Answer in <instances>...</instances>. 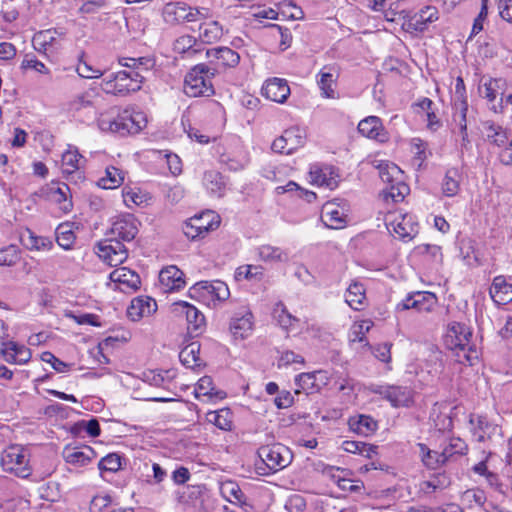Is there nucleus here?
I'll list each match as a JSON object with an SVG mask.
<instances>
[{
    "label": "nucleus",
    "mask_w": 512,
    "mask_h": 512,
    "mask_svg": "<svg viewBox=\"0 0 512 512\" xmlns=\"http://www.w3.org/2000/svg\"><path fill=\"white\" fill-rule=\"evenodd\" d=\"M119 64L125 70L111 72L104 76L101 86L107 94L126 96L139 91L145 81V73L154 67V60L147 57L122 58Z\"/></svg>",
    "instance_id": "nucleus-1"
},
{
    "label": "nucleus",
    "mask_w": 512,
    "mask_h": 512,
    "mask_svg": "<svg viewBox=\"0 0 512 512\" xmlns=\"http://www.w3.org/2000/svg\"><path fill=\"white\" fill-rule=\"evenodd\" d=\"M472 331L463 323L449 324L445 335V345L453 351L455 361L460 364L473 366L479 359V351L471 343Z\"/></svg>",
    "instance_id": "nucleus-2"
},
{
    "label": "nucleus",
    "mask_w": 512,
    "mask_h": 512,
    "mask_svg": "<svg viewBox=\"0 0 512 512\" xmlns=\"http://www.w3.org/2000/svg\"><path fill=\"white\" fill-rule=\"evenodd\" d=\"M215 74L216 68L203 63L195 65L185 76L184 93L189 97L212 96V78Z\"/></svg>",
    "instance_id": "nucleus-3"
},
{
    "label": "nucleus",
    "mask_w": 512,
    "mask_h": 512,
    "mask_svg": "<svg viewBox=\"0 0 512 512\" xmlns=\"http://www.w3.org/2000/svg\"><path fill=\"white\" fill-rule=\"evenodd\" d=\"M261 464L256 466L260 475H268L286 468L293 460L292 451L285 445L277 443L258 449Z\"/></svg>",
    "instance_id": "nucleus-4"
},
{
    "label": "nucleus",
    "mask_w": 512,
    "mask_h": 512,
    "mask_svg": "<svg viewBox=\"0 0 512 512\" xmlns=\"http://www.w3.org/2000/svg\"><path fill=\"white\" fill-rule=\"evenodd\" d=\"M99 126L102 130H108L124 136L141 131L146 126V118L142 112L126 109L113 119L100 118Z\"/></svg>",
    "instance_id": "nucleus-5"
},
{
    "label": "nucleus",
    "mask_w": 512,
    "mask_h": 512,
    "mask_svg": "<svg viewBox=\"0 0 512 512\" xmlns=\"http://www.w3.org/2000/svg\"><path fill=\"white\" fill-rule=\"evenodd\" d=\"M0 463L4 471L27 478L31 474L29 453L20 445H10L1 453Z\"/></svg>",
    "instance_id": "nucleus-6"
},
{
    "label": "nucleus",
    "mask_w": 512,
    "mask_h": 512,
    "mask_svg": "<svg viewBox=\"0 0 512 512\" xmlns=\"http://www.w3.org/2000/svg\"><path fill=\"white\" fill-rule=\"evenodd\" d=\"M506 90L507 83L503 78H489L479 87V92L487 100L489 109L500 114L504 112Z\"/></svg>",
    "instance_id": "nucleus-7"
},
{
    "label": "nucleus",
    "mask_w": 512,
    "mask_h": 512,
    "mask_svg": "<svg viewBox=\"0 0 512 512\" xmlns=\"http://www.w3.org/2000/svg\"><path fill=\"white\" fill-rule=\"evenodd\" d=\"M305 139V130L291 127L273 141L271 149L275 153L290 155L305 144Z\"/></svg>",
    "instance_id": "nucleus-8"
},
{
    "label": "nucleus",
    "mask_w": 512,
    "mask_h": 512,
    "mask_svg": "<svg viewBox=\"0 0 512 512\" xmlns=\"http://www.w3.org/2000/svg\"><path fill=\"white\" fill-rule=\"evenodd\" d=\"M98 255L110 266L122 264L128 257V250L119 239L108 237L97 245Z\"/></svg>",
    "instance_id": "nucleus-9"
},
{
    "label": "nucleus",
    "mask_w": 512,
    "mask_h": 512,
    "mask_svg": "<svg viewBox=\"0 0 512 512\" xmlns=\"http://www.w3.org/2000/svg\"><path fill=\"white\" fill-rule=\"evenodd\" d=\"M189 295L192 298L210 297L211 299H215L218 301H225L226 299H228L230 291L227 284L220 280L212 282L200 281L195 283L189 289Z\"/></svg>",
    "instance_id": "nucleus-10"
},
{
    "label": "nucleus",
    "mask_w": 512,
    "mask_h": 512,
    "mask_svg": "<svg viewBox=\"0 0 512 512\" xmlns=\"http://www.w3.org/2000/svg\"><path fill=\"white\" fill-rule=\"evenodd\" d=\"M173 312L184 315L187 321V329L190 333L200 334L205 326V317L195 306L185 301H178L172 304Z\"/></svg>",
    "instance_id": "nucleus-11"
},
{
    "label": "nucleus",
    "mask_w": 512,
    "mask_h": 512,
    "mask_svg": "<svg viewBox=\"0 0 512 512\" xmlns=\"http://www.w3.org/2000/svg\"><path fill=\"white\" fill-rule=\"evenodd\" d=\"M372 392L389 401L393 407L408 406L412 400V391L405 386L376 385Z\"/></svg>",
    "instance_id": "nucleus-12"
},
{
    "label": "nucleus",
    "mask_w": 512,
    "mask_h": 512,
    "mask_svg": "<svg viewBox=\"0 0 512 512\" xmlns=\"http://www.w3.org/2000/svg\"><path fill=\"white\" fill-rule=\"evenodd\" d=\"M138 233L137 221L131 214L118 217L110 228L108 235L121 242L132 241Z\"/></svg>",
    "instance_id": "nucleus-13"
},
{
    "label": "nucleus",
    "mask_w": 512,
    "mask_h": 512,
    "mask_svg": "<svg viewBox=\"0 0 512 512\" xmlns=\"http://www.w3.org/2000/svg\"><path fill=\"white\" fill-rule=\"evenodd\" d=\"M436 296L430 292H414L396 305L397 311L415 309L419 312L431 311L436 304Z\"/></svg>",
    "instance_id": "nucleus-14"
},
{
    "label": "nucleus",
    "mask_w": 512,
    "mask_h": 512,
    "mask_svg": "<svg viewBox=\"0 0 512 512\" xmlns=\"http://www.w3.org/2000/svg\"><path fill=\"white\" fill-rule=\"evenodd\" d=\"M358 132L369 138L376 140L380 143H385L389 140L388 132L385 130L382 121L377 116H368L361 120L358 124Z\"/></svg>",
    "instance_id": "nucleus-15"
},
{
    "label": "nucleus",
    "mask_w": 512,
    "mask_h": 512,
    "mask_svg": "<svg viewBox=\"0 0 512 512\" xmlns=\"http://www.w3.org/2000/svg\"><path fill=\"white\" fill-rule=\"evenodd\" d=\"M210 64L221 68H232L239 64V54L229 47H216L206 51Z\"/></svg>",
    "instance_id": "nucleus-16"
},
{
    "label": "nucleus",
    "mask_w": 512,
    "mask_h": 512,
    "mask_svg": "<svg viewBox=\"0 0 512 512\" xmlns=\"http://www.w3.org/2000/svg\"><path fill=\"white\" fill-rule=\"evenodd\" d=\"M55 35L56 31L52 30L36 33L32 39L34 49L45 56L55 54L61 49V42Z\"/></svg>",
    "instance_id": "nucleus-17"
},
{
    "label": "nucleus",
    "mask_w": 512,
    "mask_h": 512,
    "mask_svg": "<svg viewBox=\"0 0 512 512\" xmlns=\"http://www.w3.org/2000/svg\"><path fill=\"white\" fill-rule=\"evenodd\" d=\"M230 330L236 338H247L253 330V315L243 307L236 312L230 322Z\"/></svg>",
    "instance_id": "nucleus-18"
},
{
    "label": "nucleus",
    "mask_w": 512,
    "mask_h": 512,
    "mask_svg": "<svg viewBox=\"0 0 512 512\" xmlns=\"http://www.w3.org/2000/svg\"><path fill=\"white\" fill-rule=\"evenodd\" d=\"M262 95L277 103H283L290 95V87L285 79L271 78L262 86Z\"/></svg>",
    "instance_id": "nucleus-19"
},
{
    "label": "nucleus",
    "mask_w": 512,
    "mask_h": 512,
    "mask_svg": "<svg viewBox=\"0 0 512 512\" xmlns=\"http://www.w3.org/2000/svg\"><path fill=\"white\" fill-rule=\"evenodd\" d=\"M471 432L478 442H484L496 434L499 430L498 425L489 421L484 415H471Z\"/></svg>",
    "instance_id": "nucleus-20"
},
{
    "label": "nucleus",
    "mask_w": 512,
    "mask_h": 512,
    "mask_svg": "<svg viewBox=\"0 0 512 512\" xmlns=\"http://www.w3.org/2000/svg\"><path fill=\"white\" fill-rule=\"evenodd\" d=\"M0 352L6 362L13 364H25L31 358L30 349L14 341L3 342Z\"/></svg>",
    "instance_id": "nucleus-21"
},
{
    "label": "nucleus",
    "mask_w": 512,
    "mask_h": 512,
    "mask_svg": "<svg viewBox=\"0 0 512 512\" xmlns=\"http://www.w3.org/2000/svg\"><path fill=\"white\" fill-rule=\"evenodd\" d=\"M110 279L118 283L120 289L124 292H134L141 284L139 275L127 267L117 268L112 271Z\"/></svg>",
    "instance_id": "nucleus-22"
},
{
    "label": "nucleus",
    "mask_w": 512,
    "mask_h": 512,
    "mask_svg": "<svg viewBox=\"0 0 512 512\" xmlns=\"http://www.w3.org/2000/svg\"><path fill=\"white\" fill-rule=\"evenodd\" d=\"M157 310V304L150 297H137L131 301L127 308V316L132 321H138L145 316H150Z\"/></svg>",
    "instance_id": "nucleus-23"
},
{
    "label": "nucleus",
    "mask_w": 512,
    "mask_h": 512,
    "mask_svg": "<svg viewBox=\"0 0 512 512\" xmlns=\"http://www.w3.org/2000/svg\"><path fill=\"white\" fill-rule=\"evenodd\" d=\"M96 457L95 451L89 446L65 447L63 458L66 463L82 467L88 465Z\"/></svg>",
    "instance_id": "nucleus-24"
},
{
    "label": "nucleus",
    "mask_w": 512,
    "mask_h": 512,
    "mask_svg": "<svg viewBox=\"0 0 512 512\" xmlns=\"http://www.w3.org/2000/svg\"><path fill=\"white\" fill-rule=\"evenodd\" d=\"M489 294L495 304L506 305L512 302V284L507 282L505 276H496L490 286Z\"/></svg>",
    "instance_id": "nucleus-25"
},
{
    "label": "nucleus",
    "mask_w": 512,
    "mask_h": 512,
    "mask_svg": "<svg viewBox=\"0 0 512 512\" xmlns=\"http://www.w3.org/2000/svg\"><path fill=\"white\" fill-rule=\"evenodd\" d=\"M183 272L176 266H168L159 273V282L165 292L177 291L184 287Z\"/></svg>",
    "instance_id": "nucleus-26"
},
{
    "label": "nucleus",
    "mask_w": 512,
    "mask_h": 512,
    "mask_svg": "<svg viewBox=\"0 0 512 512\" xmlns=\"http://www.w3.org/2000/svg\"><path fill=\"white\" fill-rule=\"evenodd\" d=\"M438 19V11L433 6H426L419 12L415 13L407 22L408 30L417 32L424 31L428 24Z\"/></svg>",
    "instance_id": "nucleus-27"
},
{
    "label": "nucleus",
    "mask_w": 512,
    "mask_h": 512,
    "mask_svg": "<svg viewBox=\"0 0 512 512\" xmlns=\"http://www.w3.org/2000/svg\"><path fill=\"white\" fill-rule=\"evenodd\" d=\"M392 230L399 239L408 241L413 239L418 233V226L409 215L400 216L391 224Z\"/></svg>",
    "instance_id": "nucleus-28"
},
{
    "label": "nucleus",
    "mask_w": 512,
    "mask_h": 512,
    "mask_svg": "<svg viewBox=\"0 0 512 512\" xmlns=\"http://www.w3.org/2000/svg\"><path fill=\"white\" fill-rule=\"evenodd\" d=\"M318 86L322 91V95L326 98H335V90L333 86L338 78V71L335 67L325 66L318 74Z\"/></svg>",
    "instance_id": "nucleus-29"
},
{
    "label": "nucleus",
    "mask_w": 512,
    "mask_h": 512,
    "mask_svg": "<svg viewBox=\"0 0 512 512\" xmlns=\"http://www.w3.org/2000/svg\"><path fill=\"white\" fill-rule=\"evenodd\" d=\"M364 285L358 281L352 282L346 290L345 301L354 310L360 311L365 307L366 293Z\"/></svg>",
    "instance_id": "nucleus-30"
},
{
    "label": "nucleus",
    "mask_w": 512,
    "mask_h": 512,
    "mask_svg": "<svg viewBox=\"0 0 512 512\" xmlns=\"http://www.w3.org/2000/svg\"><path fill=\"white\" fill-rule=\"evenodd\" d=\"M311 179L319 186H324L333 190L338 185L337 175L334 174L331 167H314L310 171Z\"/></svg>",
    "instance_id": "nucleus-31"
},
{
    "label": "nucleus",
    "mask_w": 512,
    "mask_h": 512,
    "mask_svg": "<svg viewBox=\"0 0 512 512\" xmlns=\"http://www.w3.org/2000/svg\"><path fill=\"white\" fill-rule=\"evenodd\" d=\"M460 180L461 175L458 169H448L441 183L442 194L446 197L457 195L460 189Z\"/></svg>",
    "instance_id": "nucleus-32"
},
{
    "label": "nucleus",
    "mask_w": 512,
    "mask_h": 512,
    "mask_svg": "<svg viewBox=\"0 0 512 512\" xmlns=\"http://www.w3.org/2000/svg\"><path fill=\"white\" fill-rule=\"evenodd\" d=\"M203 184L211 194L217 197L223 195L226 185L223 176L216 170H210L204 173Z\"/></svg>",
    "instance_id": "nucleus-33"
},
{
    "label": "nucleus",
    "mask_w": 512,
    "mask_h": 512,
    "mask_svg": "<svg viewBox=\"0 0 512 512\" xmlns=\"http://www.w3.org/2000/svg\"><path fill=\"white\" fill-rule=\"evenodd\" d=\"M222 35L223 28L217 21L204 22L199 27V39L203 43H214L218 41Z\"/></svg>",
    "instance_id": "nucleus-34"
},
{
    "label": "nucleus",
    "mask_w": 512,
    "mask_h": 512,
    "mask_svg": "<svg viewBox=\"0 0 512 512\" xmlns=\"http://www.w3.org/2000/svg\"><path fill=\"white\" fill-rule=\"evenodd\" d=\"M196 397L207 396L209 398L224 399L226 393L222 390H216L213 380L210 376L201 377L195 388Z\"/></svg>",
    "instance_id": "nucleus-35"
},
{
    "label": "nucleus",
    "mask_w": 512,
    "mask_h": 512,
    "mask_svg": "<svg viewBox=\"0 0 512 512\" xmlns=\"http://www.w3.org/2000/svg\"><path fill=\"white\" fill-rule=\"evenodd\" d=\"M199 354L200 344L198 342H191L180 351L179 359L184 366L194 368L201 365Z\"/></svg>",
    "instance_id": "nucleus-36"
},
{
    "label": "nucleus",
    "mask_w": 512,
    "mask_h": 512,
    "mask_svg": "<svg viewBox=\"0 0 512 512\" xmlns=\"http://www.w3.org/2000/svg\"><path fill=\"white\" fill-rule=\"evenodd\" d=\"M206 418L210 423H213L221 430L229 431L232 429L233 416L229 408L210 411L207 413Z\"/></svg>",
    "instance_id": "nucleus-37"
},
{
    "label": "nucleus",
    "mask_w": 512,
    "mask_h": 512,
    "mask_svg": "<svg viewBox=\"0 0 512 512\" xmlns=\"http://www.w3.org/2000/svg\"><path fill=\"white\" fill-rule=\"evenodd\" d=\"M345 215L343 212L333 207V205H326L322 215L323 223L331 229H340L346 223Z\"/></svg>",
    "instance_id": "nucleus-38"
},
{
    "label": "nucleus",
    "mask_w": 512,
    "mask_h": 512,
    "mask_svg": "<svg viewBox=\"0 0 512 512\" xmlns=\"http://www.w3.org/2000/svg\"><path fill=\"white\" fill-rule=\"evenodd\" d=\"M468 110V103L466 101H461L460 103V112H456L454 114V121L457 122L459 128H460V134H461V143L460 148L461 151L467 150L470 146V140L468 138L467 133V122H466V113Z\"/></svg>",
    "instance_id": "nucleus-39"
},
{
    "label": "nucleus",
    "mask_w": 512,
    "mask_h": 512,
    "mask_svg": "<svg viewBox=\"0 0 512 512\" xmlns=\"http://www.w3.org/2000/svg\"><path fill=\"white\" fill-rule=\"evenodd\" d=\"M124 180L121 170L114 166L107 167L105 176L98 180V185L103 189H115L119 187Z\"/></svg>",
    "instance_id": "nucleus-40"
},
{
    "label": "nucleus",
    "mask_w": 512,
    "mask_h": 512,
    "mask_svg": "<svg viewBox=\"0 0 512 512\" xmlns=\"http://www.w3.org/2000/svg\"><path fill=\"white\" fill-rule=\"evenodd\" d=\"M249 162V159L245 153L233 154L223 153L220 156V163L224 165L230 171H240L244 169Z\"/></svg>",
    "instance_id": "nucleus-41"
},
{
    "label": "nucleus",
    "mask_w": 512,
    "mask_h": 512,
    "mask_svg": "<svg viewBox=\"0 0 512 512\" xmlns=\"http://www.w3.org/2000/svg\"><path fill=\"white\" fill-rule=\"evenodd\" d=\"M259 258L264 262H282L288 259V255L279 247L269 244L261 245L258 247Z\"/></svg>",
    "instance_id": "nucleus-42"
},
{
    "label": "nucleus",
    "mask_w": 512,
    "mask_h": 512,
    "mask_svg": "<svg viewBox=\"0 0 512 512\" xmlns=\"http://www.w3.org/2000/svg\"><path fill=\"white\" fill-rule=\"evenodd\" d=\"M22 245L29 250H45L52 245L51 241L44 237L36 236L31 230L27 229L20 237Z\"/></svg>",
    "instance_id": "nucleus-43"
},
{
    "label": "nucleus",
    "mask_w": 512,
    "mask_h": 512,
    "mask_svg": "<svg viewBox=\"0 0 512 512\" xmlns=\"http://www.w3.org/2000/svg\"><path fill=\"white\" fill-rule=\"evenodd\" d=\"M378 169L381 180L386 183L387 186L403 180L401 169L394 163H381Z\"/></svg>",
    "instance_id": "nucleus-44"
},
{
    "label": "nucleus",
    "mask_w": 512,
    "mask_h": 512,
    "mask_svg": "<svg viewBox=\"0 0 512 512\" xmlns=\"http://www.w3.org/2000/svg\"><path fill=\"white\" fill-rule=\"evenodd\" d=\"M408 193L409 187L403 180L386 186L382 191L384 199H391L394 203L402 202Z\"/></svg>",
    "instance_id": "nucleus-45"
},
{
    "label": "nucleus",
    "mask_w": 512,
    "mask_h": 512,
    "mask_svg": "<svg viewBox=\"0 0 512 512\" xmlns=\"http://www.w3.org/2000/svg\"><path fill=\"white\" fill-rule=\"evenodd\" d=\"M418 446L421 453L422 462L426 467L430 469H436L446 463L445 457H443L441 452L430 450L425 444L420 443Z\"/></svg>",
    "instance_id": "nucleus-46"
},
{
    "label": "nucleus",
    "mask_w": 512,
    "mask_h": 512,
    "mask_svg": "<svg viewBox=\"0 0 512 512\" xmlns=\"http://www.w3.org/2000/svg\"><path fill=\"white\" fill-rule=\"evenodd\" d=\"M83 156L78 152L77 148L69 146L62 155V166L66 173H73L80 168V162Z\"/></svg>",
    "instance_id": "nucleus-47"
},
{
    "label": "nucleus",
    "mask_w": 512,
    "mask_h": 512,
    "mask_svg": "<svg viewBox=\"0 0 512 512\" xmlns=\"http://www.w3.org/2000/svg\"><path fill=\"white\" fill-rule=\"evenodd\" d=\"M487 139L490 143L502 147L508 143L507 129L495 123H489L486 127Z\"/></svg>",
    "instance_id": "nucleus-48"
},
{
    "label": "nucleus",
    "mask_w": 512,
    "mask_h": 512,
    "mask_svg": "<svg viewBox=\"0 0 512 512\" xmlns=\"http://www.w3.org/2000/svg\"><path fill=\"white\" fill-rule=\"evenodd\" d=\"M197 39L190 35H183L176 39L174 42V51L180 54H188L189 56L195 55L200 52L196 48Z\"/></svg>",
    "instance_id": "nucleus-49"
},
{
    "label": "nucleus",
    "mask_w": 512,
    "mask_h": 512,
    "mask_svg": "<svg viewBox=\"0 0 512 512\" xmlns=\"http://www.w3.org/2000/svg\"><path fill=\"white\" fill-rule=\"evenodd\" d=\"M272 314L274 319L283 329L290 328L293 323L297 321L296 317L289 313L282 302H277L275 304Z\"/></svg>",
    "instance_id": "nucleus-50"
},
{
    "label": "nucleus",
    "mask_w": 512,
    "mask_h": 512,
    "mask_svg": "<svg viewBox=\"0 0 512 512\" xmlns=\"http://www.w3.org/2000/svg\"><path fill=\"white\" fill-rule=\"evenodd\" d=\"M21 259V250L17 245L11 244L0 248V266H14Z\"/></svg>",
    "instance_id": "nucleus-51"
},
{
    "label": "nucleus",
    "mask_w": 512,
    "mask_h": 512,
    "mask_svg": "<svg viewBox=\"0 0 512 512\" xmlns=\"http://www.w3.org/2000/svg\"><path fill=\"white\" fill-rule=\"evenodd\" d=\"M121 460H122V458L119 454L110 453V454L106 455L105 457H103L99 461L98 468L101 471V473L117 472L118 470L121 469V466H122Z\"/></svg>",
    "instance_id": "nucleus-52"
},
{
    "label": "nucleus",
    "mask_w": 512,
    "mask_h": 512,
    "mask_svg": "<svg viewBox=\"0 0 512 512\" xmlns=\"http://www.w3.org/2000/svg\"><path fill=\"white\" fill-rule=\"evenodd\" d=\"M192 218L193 223H195L196 225V228L198 230H201V232L204 235L207 234L209 231L214 230L219 225V221H213L215 216L210 212L203 213L199 216H194Z\"/></svg>",
    "instance_id": "nucleus-53"
},
{
    "label": "nucleus",
    "mask_w": 512,
    "mask_h": 512,
    "mask_svg": "<svg viewBox=\"0 0 512 512\" xmlns=\"http://www.w3.org/2000/svg\"><path fill=\"white\" fill-rule=\"evenodd\" d=\"M69 193L70 188L65 184L52 193L54 201L60 205V209L65 213L70 212L73 207L72 201L68 198Z\"/></svg>",
    "instance_id": "nucleus-54"
},
{
    "label": "nucleus",
    "mask_w": 512,
    "mask_h": 512,
    "mask_svg": "<svg viewBox=\"0 0 512 512\" xmlns=\"http://www.w3.org/2000/svg\"><path fill=\"white\" fill-rule=\"evenodd\" d=\"M94 95L92 92H84L82 94L77 95L72 101L69 103V109L71 111H81L84 109H94Z\"/></svg>",
    "instance_id": "nucleus-55"
},
{
    "label": "nucleus",
    "mask_w": 512,
    "mask_h": 512,
    "mask_svg": "<svg viewBox=\"0 0 512 512\" xmlns=\"http://www.w3.org/2000/svg\"><path fill=\"white\" fill-rule=\"evenodd\" d=\"M466 443L460 438H452L449 444L441 452L445 462L454 455H464L467 452Z\"/></svg>",
    "instance_id": "nucleus-56"
},
{
    "label": "nucleus",
    "mask_w": 512,
    "mask_h": 512,
    "mask_svg": "<svg viewBox=\"0 0 512 512\" xmlns=\"http://www.w3.org/2000/svg\"><path fill=\"white\" fill-rule=\"evenodd\" d=\"M21 69L22 70H34L35 72L42 74V75H50V70L46 67V65L38 60L35 55L33 54H26L22 63H21Z\"/></svg>",
    "instance_id": "nucleus-57"
},
{
    "label": "nucleus",
    "mask_w": 512,
    "mask_h": 512,
    "mask_svg": "<svg viewBox=\"0 0 512 512\" xmlns=\"http://www.w3.org/2000/svg\"><path fill=\"white\" fill-rule=\"evenodd\" d=\"M262 267L255 265H243L236 269L235 278L240 281L242 279L252 280L260 279L262 276Z\"/></svg>",
    "instance_id": "nucleus-58"
},
{
    "label": "nucleus",
    "mask_w": 512,
    "mask_h": 512,
    "mask_svg": "<svg viewBox=\"0 0 512 512\" xmlns=\"http://www.w3.org/2000/svg\"><path fill=\"white\" fill-rule=\"evenodd\" d=\"M221 494L229 501H240L243 495L239 486L233 481H226L221 484Z\"/></svg>",
    "instance_id": "nucleus-59"
},
{
    "label": "nucleus",
    "mask_w": 512,
    "mask_h": 512,
    "mask_svg": "<svg viewBox=\"0 0 512 512\" xmlns=\"http://www.w3.org/2000/svg\"><path fill=\"white\" fill-rule=\"evenodd\" d=\"M463 501L467 502L470 506L472 504L483 507L485 504L487 497L485 492L480 488H472L466 490L462 495Z\"/></svg>",
    "instance_id": "nucleus-60"
},
{
    "label": "nucleus",
    "mask_w": 512,
    "mask_h": 512,
    "mask_svg": "<svg viewBox=\"0 0 512 512\" xmlns=\"http://www.w3.org/2000/svg\"><path fill=\"white\" fill-rule=\"evenodd\" d=\"M350 426L356 432L363 434L373 432L377 428L376 422L371 417L364 415L359 416L357 421L350 422Z\"/></svg>",
    "instance_id": "nucleus-61"
},
{
    "label": "nucleus",
    "mask_w": 512,
    "mask_h": 512,
    "mask_svg": "<svg viewBox=\"0 0 512 512\" xmlns=\"http://www.w3.org/2000/svg\"><path fill=\"white\" fill-rule=\"evenodd\" d=\"M189 7L183 2L168 3L164 13L167 16L173 15L176 21H185Z\"/></svg>",
    "instance_id": "nucleus-62"
},
{
    "label": "nucleus",
    "mask_w": 512,
    "mask_h": 512,
    "mask_svg": "<svg viewBox=\"0 0 512 512\" xmlns=\"http://www.w3.org/2000/svg\"><path fill=\"white\" fill-rule=\"evenodd\" d=\"M76 71L80 77L87 79L100 78L101 76L106 75L105 72L92 67L84 61L79 62V64L76 67Z\"/></svg>",
    "instance_id": "nucleus-63"
},
{
    "label": "nucleus",
    "mask_w": 512,
    "mask_h": 512,
    "mask_svg": "<svg viewBox=\"0 0 512 512\" xmlns=\"http://www.w3.org/2000/svg\"><path fill=\"white\" fill-rule=\"evenodd\" d=\"M111 497L109 495H97L90 502V512H105L111 505Z\"/></svg>",
    "instance_id": "nucleus-64"
}]
</instances>
